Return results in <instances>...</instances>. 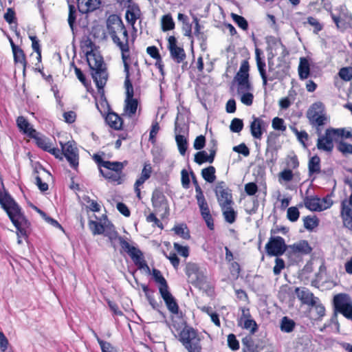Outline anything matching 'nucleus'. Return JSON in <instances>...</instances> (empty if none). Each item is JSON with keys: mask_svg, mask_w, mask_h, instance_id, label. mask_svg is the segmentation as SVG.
<instances>
[{"mask_svg": "<svg viewBox=\"0 0 352 352\" xmlns=\"http://www.w3.org/2000/svg\"><path fill=\"white\" fill-rule=\"evenodd\" d=\"M323 104L320 102L314 103L307 111V118L314 126H320L325 124L326 117L319 114L323 111Z\"/></svg>", "mask_w": 352, "mask_h": 352, "instance_id": "nucleus-10", "label": "nucleus"}, {"mask_svg": "<svg viewBox=\"0 0 352 352\" xmlns=\"http://www.w3.org/2000/svg\"><path fill=\"white\" fill-rule=\"evenodd\" d=\"M290 66L285 61H281L276 67H274L271 62L268 61V80H283L289 76Z\"/></svg>", "mask_w": 352, "mask_h": 352, "instance_id": "nucleus-9", "label": "nucleus"}, {"mask_svg": "<svg viewBox=\"0 0 352 352\" xmlns=\"http://www.w3.org/2000/svg\"><path fill=\"white\" fill-rule=\"evenodd\" d=\"M296 322L294 320L287 316H284L281 318L280 322V329L284 333H291L296 327Z\"/></svg>", "mask_w": 352, "mask_h": 352, "instance_id": "nucleus-28", "label": "nucleus"}, {"mask_svg": "<svg viewBox=\"0 0 352 352\" xmlns=\"http://www.w3.org/2000/svg\"><path fill=\"white\" fill-rule=\"evenodd\" d=\"M232 206L227 205L221 207L225 221L229 223H233L236 218V212Z\"/></svg>", "mask_w": 352, "mask_h": 352, "instance_id": "nucleus-27", "label": "nucleus"}, {"mask_svg": "<svg viewBox=\"0 0 352 352\" xmlns=\"http://www.w3.org/2000/svg\"><path fill=\"white\" fill-rule=\"evenodd\" d=\"M89 228L94 235L102 234L105 232L104 226L100 222L94 220L89 221Z\"/></svg>", "mask_w": 352, "mask_h": 352, "instance_id": "nucleus-37", "label": "nucleus"}, {"mask_svg": "<svg viewBox=\"0 0 352 352\" xmlns=\"http://www.w3.org/2000/svg\"><path fill=\"white\" fill-rule=\"evenodd\" d=\"M173 246L179 255L185 258L189 256V248L188 246H183L178 243H174Z\"/></svg>", "mask_w": 352, "mask_h": 352, "instance_id": "nucleus-53", "label": "nucleus"}, {"mask_svg": "<svg viewBox=\"0 0 352 352\" xmlns=\"http://www.w3.org/2000/svg\"><path fill=\"white\" fill-rule=\"evenodd\" d=\"M175 28V22L170 14H165L162 19V29L164 32L169 31Z\"/></svg>", "mask_w": 352, "mask_h": 352, "instance_id": "nucleus-38", "label": "nucleus"}, {"mask_svg": "<svg viewBox=\"0 0 352 352\" xmlns=\"http://www.w3.org/2000/svg\"><path fill=\"white\" fill-rule=\"evenodd\" d=\"M296 293L298 298L304 304L311 305H316V303L319 302V298L315 297L314 295L311 292H310V291L308 289L302 288V289H300L299 288H296Z\"/></svg>", "mask_w": 352, "mask_h": 352, "instance_id": "nucleus-19", "label": "nucleus"}, {"mask_svg": "<svg viewBox=\"0 0 352 352\" xmlns=\"http://www.w3.org/2000/svg\"><path fill=\"white\" fill-rule=\"evenodd\" d=\"M214 192L220 207L234 204L231 190L226 187L224 182L217 183Z\"/></svg>", "mask_w": 352, "mask_h": 352, "instance_id": "nucleus-11", "label": "nucleus"}, {"mask_svg": "<svg viewBox=\"0 0 352 352\" xmlns=\"http://www.w3.org/2000/svg\"><path fill=\"white\" fill-rule=\"evenodd\" d=\"M16 125L19 130L29 138H34L36 131L32 127L27 119L23 116H19L16 119Z\"/></svg>", "mask_w": 352, "mask_h": 352, "instance_id": "nucleus-21", "label": "nucleus"}, {"mask_svg": "<svg viewBox=\"0 0 352 352\" xmlns=\"http://www.w3.org/2000/svg\"><path fill=\"white\" fill-rule=\"evenodd\" d=\"M205 144L206 138L204 135H200L195 138L193 146L196 150H201L205 146Z\"/></svg>", "mask_w": 352, "mask_h": 352, "instance_id": "nucleus-60", "label": "nucleus"}, {"mask_svg": "<svg viewBox=\"0 0 352 352\" xmlns=\"http://www.w3.org/2000/svg\"><path fill=\"white\" fill-rule=\"evenodd\" d=\"M266 126L267 124L263 120L253 116L250 125L252 136L254 139L261 140L263 134L266 131Z\"/></svg>", "mask_w": 352, "mask_h": 352, "instance_id": "nucleus-15", "label": "nucleus"}, {"mask_svg": "<svg viewBox=\"0 0 352 352\" xmlns=\"http://www.w3.org/2000/svg\"><path fill=\"white\" fill-rule=\"evenodd\" d=\"M243 128V122L241 119L234 118L230 124V131L234 133H239Z\"/></svg>", "mask_w": 352, "mask_h": 352, "instance_id": "nucleus-45", "label": "nucleus"}, {"mask_svg": "<svg viewBox=\"0 0 352 352\" xmlns=\"http://www.w3.org/2000/svg\"><path fill=\"white\" fill-rule=\"evenodd\" d=\"M228 345L232 351H236L239 349V342L233 333H230L228 336Z\"/></svg>", "mask_w": 352, "mask_h": 352, "instance_id": "nucleus-51", "label": "nucleus"}, {"mask_svg": "<svg viewBox=\"0 0 352 352\" xmlns=\"http://www.w3.org/2000/svg\"><path fill=\"white\" fill-rule=\"evenodd\" d=\"M317 148L321 151L331 152L333 149V142L327 140L320 136L317 141Z\"/></svg>", "mask_w": 352, "mask_h": 352, "instance_id": "nucleus-36", "label": "nucleus"}, {"mask_svg": "<svg viewBox=\"0 0 352 352\" xmlns=\"http://www.w3.org/2000/svg\"><path fill=\"white\" fill-rule=\"evenodd\" d=\"M241 326L245 329L250 330L252 333H254L258 329L256 322L252 318L245 320Z\"/></svg>", "mask_w": 352, "mask_h": 352, "instance_id": "nucleus-44", "label": "nucleus"}, {"mask_svg": "<svg viewBox=\"0 0 352 352\" xmlns=\"http://www.w3.org/2000/svg\"><path fill=\"white\" fill-rule=\"evenodd\" d=\"M320 137L324 138L327 140L333 141V139L336 140L338 137V129L329 128L326 129L325 133L324 135H320Z\"/></svg>", "mask_w": 352, "mask_h": 352, "instance_id": "nucleus-50", "label": "nucleus"}, {"mask_svg": "<svg viewBox=\"0 0 352 352\" xmlns=\"http://www.w3.org/2000/svg\"><path fill=\"white\" fill-rule=\"evenodd\" d=\"M173 230L177 235L179 236L184 239L188 240L190 238V234L188 227L184 224L175 226L173 228Z\"/></svg>", "mask_w": 352, "mask_h": 352, "instance_id": "nucleus-39", "label": "nucleus"}, {"mask_svg": "<svg viewBox=\"0 0 352 352\" xmlns=\"http://www.w3.org/2000/svg\"><path fill=\"white\" fill-rule=\"evenodd\" d=\"M175 141L179 150V153L182 155H185L188 148V141L186 138L182 134L175 135Z\"/></svg>", "mask_w": 352, "mask_h": 352, "instance_id": "nucleus-34", "label": "nucleus"}, {"mask_svg": "<svg viewBox=\"0 0 352 352\" xmlns=\"http://www.w3.org/2000/svg\"><path fill=\"white\" fill-rule=\"evenodd\" d=\"M146 52L153 59H161V55L159 50L156 46H149L146 48Z\"/></svg>", "mask_w": 352, "mask_h": 352, "instance_id": "nucleus-64", "label": "nucleus"}, {"mask_svg": "<svg viewBox=\"0 0 352 352\" xmlns=\"http://www.w3.org/2000/svg\"><path fill=\"white\" fill-rule=\"evenodd\" d=\"M99 345L102 352H117L116 349L109 342L100 340Z\"/></svg>", "mask_w": 352, "mask_h": 352, "instance_id": "nucleus-54", "label": "nucleus"}, {"mask_svg": "<svg viewBox=\"0 0 352 352\" xmlns=\"http://www.w3.org/2000/svg\"><path fill=\"white\" fill-rule=\"evenodd\" d=\"M86 56L89 67L92 72V78L100 92L103 90L108 78L106 69L104 67L102 57L97 55L92 50L86 52Z\"/></svg>", "mask_w": 352, "mask_h": 352, "instance_id": "nucleus-3", "label": "nucleus"}, {"mask_svg": "<svg viewBox=\"0 0 352 352\" xmlns=\"http://www.w3.org/2000/svg\"><path fill=\"white\" fill-rule=\"evenodd\" d=\"M126 164L127 162L126 161L124 162L106 161L102 162V167L108 169L109 171L122 173L124 166Z\"/></svg>", "mask_w": 352, "mask_h": 352, "instance_id": "nucleus-29", "label": "nucleus"}, {"mask_svg": "<svg viewBox=\"0 0 352 352\" xmlns=\"http://www.w3.org/2000/svg\"><path fill=\"white\" fill-rule=\"evenodd\" d=\"M231 17L234 23L242 30H246L248 28V23L247 20L242 16L235 13L231 14Z\"/></svg>", "mask_w": 352, "mask_h": 352, "instance_id": "nucleus-42", "label": "nucleus"}, {"mask_svg": "<svg viewBox=\"0 0 352 352\" xmlns=\"http://www.w3.org/2000/svg\"><path fill=\"white\" fill-rule=\"evenodd\" d=\"M341 216L344 226L352 231V208L347 204V201L341 203Z\"/></svg>", "mask_w": 352, "mask_h": 352, "instance_id": "nucleus-20", "label": "nucleus"}, {"mask_svg": "<svg viewBox=\"0 0 352 352\" xmlns=\"http://www.w3.org/2000/svg\"><path fill=\"white\" fill-rule=\"evenodd\" d=\"M339 76L344 81H349L352 79V68L342 67L338 72Z\"/></svg>", "mask_w": 352, "mask_h": 352, "instance_id": "nucleus-49", "label": "nucleus"}, {"mask_svg": "<svg viewBox=\"0 0 352 352\" xmlns=\"http://www.w3.org/2000/svg\"><path fill=\"white\" fill-rule=\"evenodd\" d=\"M29 38L32 41V50L40 56V52L41 51L39 40L38 39L36 36L30 35L29 36Z\"/></svg>", "mask_w": 352, "mask_h": 352, "instance_id": "nucleus-57", "label": "nucleus"}, {"mask_svg": "<svg viewBox=\"0 0 352 352\" xmlns=\"http://www.w3.org/2000/svg\"><path fill=\"white\" fill-rule=\"evenodd\" d=\"M233 151L244 155L245 157H247L250 155V150L244 143H241L237 146H234Z\"/></svg>", "mask_w": 352, "mask_h": 352, "instance_id": "nucleus-55", "label": "nucleus"}, {"mask_svg": "<svg viewBox=\"0 0 352 352\" xmlns=\"http://www.w3.org/2000/svg\"><path fill=\"white\" fill-rule=\"evenodd\" d=\"M334 311L341 314L346 319L352 320V300L349 294L340 293L333 299Z\"/></svg>", "mask_w": 352, "mask_h": 352, "instance_id": "nucleus-6", "label": "nucleus"}, {"mask_svg": "<svg viewBox=\"0 0 352 352\" xmlns=\"http://www.w3.org/2000/svg\"><path fill=\"white\" fill-rule=\"evenodd\" d=\"M13 52L14 60L16 63H20L23 67V71H25L27 62L25 60V56L22 49L19 48L15 50Z\"/></svg>", "mask_w": 352, "mask_h": 352, "instance_id": "nucleus-41", "label": "nucleus"}, {"mask_svg": "<svg viewBox=\"0 0 352 352\" xmlns=\"http://www.w3.org/2000/svg\"><path fill=\"white\" fill-rule=\"evenodd\" d=\"M126 74L124 87L126 89V98L124 101V111L129 117L134 116L138 107V100L133 98L134 91L132 82L130 80L129 70Z\"/></svg>", "mask_w": 352, "mask_h": 352, "instance_id": "nucleus-7", "label": "nucleus"}, {"mask_svg": "<svg viewBox=\"0 0 352 352\" xmlns=\"http://www.w3.org/2000/svg\"><path fill=\"white\" fill-rule=\"evenodd\" d=\"M177 38L174 36H170L168 38V48L171 58L177 63H180L186 58V53L182 47L177 46Z\"/></svg>", "mask_w": 352, "mask_h": 352, "instance_id": "nucleus-14", "label": "nucleus"}, {"mask_svg": "<svg viewBox=\"0 0 352 352\" xmlns=\"http://www.w3.org/2000/svg\"><path fill=\"white\" fill-rule=\"evenodd\" d=\"M299 216L300 212L298 208L292 206L287 209V217L290 221H296L298 219Z\"/></svg>", "mask_w": 352, "mask_h": 352, "instance_id": "nucleus-48", "label": "nucleus"}, {"mask_svg": "<svg viewBox=\"0 0 352 352\" xmlns=\"http://www.w3.org/2000/svg\"><path fill=\"white\" fill-rule=\"evenodd\" d=\"M303 201L305 208L310 211L321 212L325 210L324 207H322L321 199L317 195L306 196Z\"/></svg>", "mask_w": 352, "mask_h": 352, "instance_id": "nucleus-18", "label": "nucleus"}, {"mask_svg": "<svg viewBox=\"0 0 352 352\" xmlns=\"http://www.w3.org/2000/svg\"><path fill=\"white\" fill-rule=\"evenodd\" d=\"M152 275L155 281L159 284V292L164 289H168L169 287L168 285L167 281L159 270L153 269Z\"/></svg>", "mask_w": 352, "mask_h": 352, "instance_id": "nucleus-32", "label": "nucleus"}, {"mask_svg": "<svg viewBox=\"0 0 352 352\" xmlns=\"http://www.w3.org/2000/svg\"><path fill=\"white\" fill-rule=\"evenodd\" d=\"M304 221V227L307 230H313L315 228H316L319 224V220L318 219L314 216H307L303 219Z\"/></svg>", "mask_w": 352, "mask_h": 352, "instance_id": "nucleus-40", "label": "nucleus"}, {"mask_svg": "<svg viewBox=\"0 0 352 352\" xmlns=\"http://www.w3.org/2000/svg\"><path fill=\"white\" fill-rule=\"evenodd\" d=\"M152 167L149 163H145L140 177L135 181L136 186H142L151 175Z\"/></svg>", "mask_w": 352, "mask_h": 352, "instance_id": "nucleus-33", "label": "nucleus"}, {"mask_svg": "<svg viewBox=\"0 0 352 352\" xmlns=\"http://www.w3.org/2000/svg\"><path fill=\"white\" fill-rule=\"evenodd\" d=\"M107 30L113 43L119 47L122 52L124 72L128 73L130 69V65L128 63V60L130 58L128 31L122 20L116 16L108 19Z\"/></svg>", "mask_w": 352, "mask_h": 352, "instance_id": "nucleus-1", "label": "nucleus"}, {"mask_svg": "<svg viewBox=\"0 0 352 352\" xmlns=\"http://www.w3.org/2000/svg\"><path fill=\"white\" fill-rule=\"evenodd\" d=\"M307 23L314 28V33L318 34L323 29V25L320 23L318 19L313 16L307 18Z\"/></svg>", "mask_w": 352, "mask_h": 352, "instance_id": "nucleus-47", "label": "nucleus"}, {"mask_svg": "<svg viewBox=\"0 0 352 352\" xmlns=\"http://www.w3.org/2000/svg\"><path fill=\"white\" fill-rule=\"evenodd\" d=\"M32 138L35 140L36 146L44 151L47 152L52 146L49 138L43 135L39 136L37 132L35 133L34 138Z\"/></svg>", "mask_w": 352, "mask_h": 352, "instance_id": "nucleus-31", "label": "nucleus"}, {"mask_svg": "<svg viewBox=\"0 0 352 352\" xmlns=\"http://www.w3.org/2000/svg\"><path fill=\"white\" fill-rule=\"evenodd\" d=\"M78 9L82 14L94 11L97 8L96 1L94 0H77Z\"/></svg>", "mask_w": 352, "mask_h": 352, "instance_id": "nucleus-24", "label": "nucleus"}, {"mask_svg": "<svg viewBox=\"0 0 352 352\" xmlns=\"http://www.w3.org/2000/svg\"><path fill=\"white\" fill-rule=\"evenodd\" d=\"M285 262L282 258L277 257L275 260V265L273 269L274 274L278 275L283 269L285 268Z\"/></svg>", "mask_w": 352, "mask_h": 352, "instance_id": "nucleus-59", "label": "nucleus"}, {"mask_svg": "<svg viewBox=\"0 0 352 352\" xmlns=\"http://www.w3.org/2000/svg\"><path fill=\"white\" fill-rule=\"evenodd\" d=\"M308 169L309 176L314 174H318L321 172L320 158L318 155H314L309 159Z\"/></svg>", "mask_w": 352, "mask_h": 352, "instance_id": "nucleus-30", "label": "nucleus"}, {"mask_svg": "<svg viewBox=\"0 0 352 352\" xmlns=\"http://www.w3.org/2000/svg\"><path fill=\"white\" fill-rule=\"evenodd\" d=\"M160 294L164 300L168 310L173 314H177L179 310V305L175 298L169 291V288L160 292Z\"/></svg>", "mask_w": 352, "mask_h": 352, "instance_id": "nucleus-17", "label": "nucleus"}, {"mask_svg": "<svg viewBox=\"0 0 352 352\" xmlns=\"http://www.w3.org/2000/svg\"><path fill=\"white\" fill-rule=\"evenodd\" d=\"M338 149L343 154H352V144L340 142L338 145Z\"/></svg>", "mask_w": 352, "mask_h": 352, "instance_id": "nucleus-56", "label": "nucleus"}, {"mask_svg": "<svg viewBox=\"0 0 352 352\" xmlns=\"http://www.w3.org/2000/svg\"><path fill=\"white\" fill-rule=\"evenodd\" d=\"M288 245L281 236H271L265 245V250L269 256H279L287 252Z\"/></svg>", "mask_w": 352, "mask_h": 352, "instance_id": "nucleus-8", "label": "nucleus"}, {"mask_svg": "<svg viewBox=\"0 0 352 352\" xmlns=\"http://www.w3.org/2000/svg\"><path fill=\"white\" fill-rule=\"evenodd\" d=\"M241 95V101L242 103H243L245 105L250 106L253 102L254 96L252 93L247 92L243 93Z\"/></svg>", "mask_w": 352, "mask_h": 352, "instance_id": "nucleus-61", "label": "nucleus"}, {"mask_svg": "<svg viewBox=\"0 0 352 352\" xmlns=\"http://www.w3.org/2000/svg\"><path fill=\"white\" fill-rule=\"evenodd\" d=\"M103 234L108 237L113 248H116L115 243L118 241L122 249L129 254L138 270H144L146 274H151V269L144 259L143 252L139 248L131 245L124 237L119 236L118 232L113 229H107Z\"/></svg>", "mask_w": 352, "mask_h": 352, "instance_id": "nucleus-2", "label": "nucleus"}, {"mask_svg": "<svg viewBox=\"0 0 352 352\" xmlns=\"http://www.w3.org/2000/svg\"><path fill=\"white\" fill-rule=\"evenodd\" d=\"M4 19L9 24L15 23V21H16L15 12L14 11V10L12 8H8L6 12L4 14Z\"/></svg>", "mask_w": 352, "mask_h": 352, "instance_id": "nucleus-63", "label": "nucleus"}, {"mask_svg": "<svg viewBox=\"0 0 352 352\" xmlns=\"http://www.w3.org/2000/svg\"><path fill=\"white\" fill-rule=\"evenodd\" d=\"M179 341L188 352H201V339L197 330L185 327L179 333Z\"/></svg>", "mask_w": 352, "mask_h": 352, "instance_id": "nucleus-5", "label": "nucleus"}, {"mask_svg": "<svg viewBox=\"0 0 352 352\" xmlns=\"http://www.w3.org/2000/svg\"><path fill=\"white\" fill-rule=\"evenodd\" d=\"M256 54V65L258 67V70L259 72V74L262 78L263 80V86L266 87L267 85L268 81V76L267 75L265 67V61L261 57L260 50L258 49H256L255 51Z\"/></svg>", "mask_w": 352, "mask_h": 352, "instance_id": "nucleus-22", "label": "nucleus"}, {"mask_svg": "<svg viewBox=\"0 0 352 352\" xmlns=\"http://www.w3.org/2000/svg\"><path fill=\"white\" fill-rule=\"evenodd\" d=\"M215 171V168L212 166H210L202 169L201 175L207 182L212 183L216 179Z\"/></svg>", "mask_w": 352, "mask_h": 352, "instance_id": "nucleus-35", "label": "nucleus"}, {"mask_svg": "<svg viewBox=\"0 0 352 352\" xmlns=\"http://www.w3.org/2000/svg\"><path fill=\"white\" fill-rule=\"evenodd\" d=\"M298 75L300 80H305L310 75V65L305 58H301L298 66Z\"/></svg>", "mask_w": 352, "mask_h": 352, "instance_id": "nucleus-26", "label": "nucleus"}, {"mask_svg": "<svg viewBox=\"0 0 352 352\" xmlns=\"http://www.w3.org/2000/svg\"><path fill=\"white\" fill-rule=\"evenodd\" d=\"M312 251V248L307 240H300L287 248V255L289 257L307 255Z\"/></svg>", "mask_w": 352, "mask_h": 352, "instance_id": "nucleus-12", "label": "nucleus"}, {"mask_svg": "<svg viewBox=\"0 0 352 352\" xmlns=\"http://www.w3.org/2000/svg\"><path fill=\"white\" fill-rule=\"evenodd\" d=\"M107 124L115 130H120L122 129L123 121L122 119L114 112H109L105 117Z\"/></svg>", "mask_w": 352, "mask_h": 352, "instance_id": "nucleus-23", "label": "nucleus"}, {"mask_svg": "<svg viewBox=\"0 0 352 352\" xmlns=\"http://www.w3.org/2000/svg\"><path fill=\"white\" fill-rule=\"evenodd\" d=\"M195 162L198 164H202L204 162H208L210 163V158L206 151H200L195 155Z\"/></svg>", "mask_w": 352, "mask_h": 352, "instance_id": "nucleus-46", "label": "nucleus"}, {"mask_svg": "<svg viewBox=\"0 0 352 352\" xmlns=\"http://www.w3.org/2000/svg\"><path fill=\"white\" fill-rule=\"evenodd\" d=\"M245 191L248 195H254L258 191V186L254 182H249L245 185Z\"/></svg>", "mask_w": 352, "mask_h": 352, "instance_id": "nucleus-58", "label": "nucleus"}, {"mask_svg": "<svg viewBox=\"0 0 352 352\" xmlns=\"http://www.w3.org/2000/svg\"><path fill=\"white\" fill-rule=\"evenodd\" d=\"M62 152L71 167L76 169L78 166V154L76 148L67 142L64 146L62 145Z\"/></svg>", "mask_w": 352, "mask_h": 352, "instance_id": "nucleus-16", "label": "nucleus"}, {"mask_svg": "<svg viewBox=\"0 0 352 352\" xmlns=\"http://www.w3.org/2000/svg\"><path fill=\"white\" fill-rule=\"evenodd\" d=\"M152 206L156 212L168 211V204L166 197L160 190L155 189L152 194L151 198Z\"/></svg>", "mask_w": 352, "mask_h": 352, "instance_id": "nucleus-13", "label": "nucleus"}, {"mask_svg": "<svg viewBox=\"0 0 352 352\" xmlns=\"http://www.w3.org/2000/svg\"><path fill=\"white\" fill-rule=\"evenodd\" d=\"M0 204L15 228L21 232V220L24 217L17 203L8 192L2 194L0 192Z\"/></svg>", "mask_w": 352, "mask_h": 352, "instance_id": "nucleus-4", "label": "nucleus"}, {"mask_svg": "<svg viewBox=\"0 0 352 352\" xmlns=\"http://www.w3.org/2000/svg\"><path fill=\"white\" fill-rule=\"evenodd\" d=\"M272 127L275 130H279L282 131L286 130V126L285 125L283 119L278 117H276L272 120Z\"/></svg>", "mask_w": 352, "mask_h": 352, "instance_id": "nucleus-52", "label": "nucleus"}, {"mask_svg": "<svg viewBox=\"0 0 352 352\" xmlns=\"http://www.w3.org/2000/svg\"><path fill=\"white\" fill-rule=\"evenodd\" d=\"M100 173L104 178L116 184H121L124 182V175L123 173H116L112 171L104 172L101 168L100 169Z\"/></svg>", "mask_w": 352, "mask_h": 352, "instance_id": "nucleus-25", "label": "nucleus"}, {"mask_svg": "<svg viewBox=\"0 0 352 352\" xmlns=\"http://www.w3.org/2000/svg\"><path fill=\"white\" fill-rule=\"evenodd\" d=\"M76 20V7L73 4H69V15H68V23L69 25L74 32V24Z\"/></svg>", "mask_w": 352, "mask_h": 352, "instance_id": "nucleus-43", "label": "nucleus"}, {"mask_svg": "<svg viewBox=\"0 0 352 352\" xmlns=\"http://www.w3.org/2000/svg\"><path fill=\"white\" fill-rule=\"evenodd\" d=\"M160 130V126L157 122H153L152 123L151 129L149 134V141L154 142L155 141V136Z\"/></svg>", "mask_w": 352, "mask_h": 352, "instance_id": "nucleus-62", "label": "nucleus"}]
</instances>
